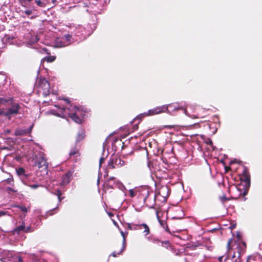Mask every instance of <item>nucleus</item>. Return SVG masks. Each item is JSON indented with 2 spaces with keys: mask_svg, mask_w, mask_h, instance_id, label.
<instances>
[{
  "mask_svg": "<svg viewBox=\"0 0 262 262\" xmlns=\"http://www.w3.org/2000/svg\"><path fill=\"white\" fill-rule=\"evenodd\" d=\"M231 241V240H230L228 242L227 247L228 249V253L225 259V262H242L241 256V254L243 253L245 250L246 247V243L244 242L238 243L237 245V253H234L231 255L229 251Z\"/></svg>",
  "mask_w": 262,
  "mask_h": 262,
  "instance_id": "1",
  "label": "nucleus"
},
{
  "mask_svg": "<svg viewBox=\"0 0 262 262\" xmlns=\"http://www.w3.org/2000/svg\"><path fill=\"white\" fill-rule=\"evenodd\" d=\"M69 116L76 123H82V118L85 115V112L79 107L74 105H70L67 108Z\"/></svg>",
  "mask_w": 262,
  "mask_h": 262,
  "instance_id": "2",
  "label": "nucleus"
},
{
  "mask_svg": "<svg viewBox=\"0 0 262 262\" xmlns=\"http://www.w3.org/2000/svg\"><path fill=\"white\" fill-rule=\"evenodd\" d=\"M126 165V162L122 160L119 157L112 156L107 164V169H114L115 166L122 167Z\"/></svg>",
  "mask_w": 262,
  "mask_h": 262,
  "instance_id": "3",
  "label": "nucleus"
},
{
  "mask_svg": "<svg viewBox=\"0 0 262 262\" xmlns=\"http://www.w3.org/2000/svg\"><path fill=\"white\" fill-rule=\"evenodd\" d=\"M0 253L3 257L7 258L8 259L12 262H23L22 258L18 254H14L12 251L4 250H0Z\"/></svg>",
  "mask_w": 262,
  "mask_h": 262,
  "instance_id": "4",
  "label": "nucleus"
},
{
  "mask_svg": "<svg viewBox=\"0 0 262 262\" xmlns=\"http://www.w3.org/2000/svg\"><path fill=\"white\" fill-rule=\"evenodd\" d=\"M172 104H167L163 105L162 106L157 107L153 109H151L148 110L147 112L148 116H153L156 114H159L163 112H166L168 113L170 115H172L171 112L168 110V107H170L172 106Z\"/></svg>",
  "mask_w": 262,
  "mask_h": 262,
  "instance_id": "5",
  "label": "nucleus"
},
{
  "mask_svg": "<svg viewBox=\"0 0 262 262\" xmlns=\"http://www.w3.org/2000/svg\"><path fill=\"white\" fill-rule=\"evenodd\" d=\"M169 189L167 186H161L158 192L155 195V199L160 200L161 202L166 201L167 198L169 194Z\"/></svg>",
  "mask_w": 262,
  "mask_h": 262,
  "instance_id": "6",
  "label": "nucleus"
},
{
  "mask_svg": "<svg viewBox=\"0 0 262 262\" xmlns=\"http://www.w3.org/2000/svg\"><path fill=\"white\" fill-rule=\"evenodd\" d=\"M35 165L38 168H42L44 170V172L47 173L48 165L45 158L42 155H40L36 158Z\"/></svg>",
  "mask_w": 262,
  "mask_h": 262,
  "instance_id": "7",
  "label": "nucleus"
},
{
  "mask_svg": "<svg viewBox=\"0 0 262 262\" xmlns=\"http://www.w3.org/2000/svg\"><path fill=\"white\" fill-rule=\"evenodd\" d=\"M56 109H52L47 112L46 114H52L58 117L64 118L66 113V108L55 105Z\"/></svg>",
  "mask_w": 262,
  "mask_h": 262,
  "instance_id": "8",
  "label": "nucleus"
},
{
  "mask_svg": "<svg viewBox=\"0 0 262 262\" xmlns=\"http://www.w3.org/2000/svg\"><path fill=\"white\" fill-rule=\"evenodd\" d=\"M40 91H42V94L44 96H47L50 94V84L48 81L45 79H40L38 82Z\"/></svg>",
  "mask_w": 262,
  "mask_h": 262,
  "instance_id": "9",
  "label": "nucleus"
},
{
  "mask_svg": "<svg viewBox=\"0 0 262 262\" xmlns=\"http://www.w3.org/2000/svg\"><path fill=\"white\" fill-rule=\"evenodd\" d=\"M15 39L13 34H6L0 40L2 42V46L0 45V49L4 48L5 45L13 44Z\"/></svg>",
  "mask_w": 262,
  "mask_h": 262,
  "instance_id": "10",
  "label": "nucleus"
},
{
  "mask_svg": "<svg viewBox=\"0 0 262 262\" xmlns=\"http://www.w3.org/2000/svg\"><path fill=\"white\" fill-rule=\"evenodd\" d=\"M33 124H32L29 128H19L15 130V136H24L30 134L32 129Z\"/></svg>",
  "mask_w": 262,
  "mask_h": 262,
  "instance_id": "11",
  "label": "nucleus"
},
{
  "mask_svg": "<svg viewBox=\"0 0 262 262\" xmlns=\"http://www.w3.org/2000/svg\"><path fill=\"white\" fill-rule=\"evenodd\" d=\"M73 171H69L62 176V180L60 183L61 186H64L70 183L73 175Z\"/></svg>",
  "mask_w": 262,
  "mask_h": 262,
  "instance_id": "12",
  "label": "nucleus"
},
{
  "mask_svg": "<svg viewBox=\"0 0 262 262\" xmlns=\"http://www.w3.org/2000/svg\"><path fill=\"white\" fill-rule=\"evenodd\" d=\"M19 108L20 106L18 103L14 104L7 110L5 113V115L9 116L11 115L17 114L18 113Z\"/></svg>",
  "mask_w": 262,
  "mask_h": 262,
  "instance_id": "13",
  "label": "nucleus"
},
{
  "mask_svg": "<svg viewBox=\"0 0 262 262\" xmlns=\"http://www.w3.org/2000/svg\"><path fill=\"white\" fill-rule=\"evenodd\" d=\"M19 223H21V225L18 226L17 227H16L14 230H13V234H19L20 232H25V221L22 219L21 221H19Z\"/></svg>",
  "mask_w": 262,
  "mask_h": 262,
  "instance_id": "14",
  "label": "nucleus"
},
{
  "mask_svg": "<svg viewBox=\"0 0 262 262\" xmlns=\"http://www.w3.org/2000/svg\"><path fill=\"white\" fill-rule=\"evenodd\" d=\"M12 220L11 216L7 211V214L3 215L0 218V223L1 225L5 226L8 224Z\"/></svg>",
  "mask_w": 262,
  "mask_h": 262,
  "instance_id": "15",
  "label": "nucleus"
},
{
  "mask_svg": "<svg viewBox=\"0 0 262 262\" xmlns=\"http://www.w3.org/2000/svg\"><path fill=\"white\" fill-rule=\"evenodd\" d=\"M170 104H172L173 105L170 107H168V110L169 111V108H172V111H175L179 110H182L184 113V114L188 116H190L188 114L187 110L185 108H184L183 106H179L177 103H171Z\"/></svg>",
  "mask_w": 262,
  "mask_h": 262,
  "instance_id": "16",
  "label": "nucleus"
},
{
  "mask_svg": "<svg viewBox=\"0 0 262 262\" xmlns=\"http://www.w3.org/2000/svg\"><path fill=\"white\" fill-rule=\"evenodd\" d=\"M160 211L157 210L156 211V216H157V218L158 219L159 223H160L161 226L163 229H164L166 231L168 232V227L166 224V223L165 222H164V221L160 219Z\"/></svg>",
  "mask_w": 262,
  "mask_h": 262,
  "instance_id": "17",
  "label": "nucleus"
},
{
  "mask_svg": "<svg viewBox=\"0 0 262 262\" xmlns=\"http://www.w3.org/2000/svg\"><path fill=\"white\" fill-rule=\"evenodd\" d=\"M55 47L57 48L66 47V43L64 41L63 37L61 38L56 39L55 42Z\"/></svg>",
  "mask_w": 262,
  "mask_h": 262,
  "instance_id": "18",
  "label": "nucleus"
},
{
  "mask_svg": "<svg viewBox=\"0 0 262 262\" xmlns=\"http://www.w3.org/2000/svg\"><path fill=\"white\" fill-rule=\"evenodd\" d=\"M63 38L65 42L66 43V46L70 45L71 43L75 41V39H74L72 37V35L70 34H66L64 35Z\"/></svg>",
  "mask_w": 262,
  "mask_h": 262,
  "instance_id": "19",
  "label": "nucleus"
},
{
  "mask_svg": "<svg viewBox=\"0 0 262 262\" xmlns=\"http://www.w3.org/2000/svg\"><path fill=\"white\" fill-rule=\"evenodd\" d=\"M241 180L244 181L246 183V186L248 188L250 185V176L249 174H245V175H242L241 177Z\"/></svg>",
  "mask_w": 262,
  "mask_h": 262,
  "instance_id": "20",
  "label": "nucleus"
},
{
  "mask_svg": "<svg viewBox=\"0 0 262 262\" xmlns=\"http://www.w3.org/2000/svg\"><path fill=\"white\" fill-rule=\"evenodd\" d=\"M140 193L141 195L143 196L144 201H145L149 194V188L147 187H142L141 189Z\"/></svg>",
  "mask_w": 262,
  "mask_h": 262,
  "instance_id": "21",
  "label": "nucleus"
},
{
  "mask_svg": "<svg viewBox=\"0 0 262 262\" xmlns=\"http://www.w3.org/2000/svg\"><path fill=\"white\" fill-rule=\"evenodd\" d=\"M16 172L17 175L19 177V179L24 177L26 173L25 172V170L23 167H19L16 169Z\"/></svg>",
  "mask_w": 262,
  "mask_h": 262,
  "instance_id": "22",
  "label": "nucleus"
},
{
  "mask_svg": "<svg viewBox=\"0 0 262 262\" xmlns=\"http://www.w3.org/2000/svg\"><path fill=\"white\" fill-rule=\"evenodd\" d=\"M142 228L144 229L143 233H145V235H147L149 233V229L148 226L145 224H143L139 225V229H142Z\"/></svg>",
  "mask_w": 262,
  "mask_h": 262,
  "instance_id": "23",
  "label": "nucleus"
},
{
  "mask_svg": "<svg viewBox=\"0 0 262 262\" xmlns=\"http://www.w3.org/2000/svg\"><path fill=\"white\" fill-rule=\"evenodd\" d=\"M20 180L25 185H29V175L26 174L24 177H21Z\"/></svg>",
  "mask_w": 262,
  "mask_h": 262,
  "instance_id": "24",
  "label": "nucleus"
},
{
  "mask_svg": "<svg viewBox=\"0 0 262 262\" xmlns=\"http://www.w3.org/2000/svg\"><path fill=\"white\" fill-rule=\"evenodd\" d=\"M20 180L25 185H29V175L26 174L24 177H21Z\"/></svg>",
  "mask_w": 262,
  "mask_h": 262,
  "instance_id": "25",
  "label": "nucleus"
},
{
  "mask_svg": "<svg viewBox=\"0 0 262 262\" xmlns=\"http://www.w3.org/2000/svg\"><path fill=\"white\" fill-rule=\"evenodd\" d=\"M120 233L121 234V236L123 237V242H122V248H121V250L120 251V253H121L124 250L125 247V237L126 235L122 231V230H120Z\"/></svg>",
  "mask_w": 262,
  "mask_h": 262,
  "instance_id": "26",
  "label": "nucleus"
},
{
  "mask_svg": "<svg viewBox=\"0 0 262 262\" xmlns=\"http://www.w3.org/2000/svg\"><path fill=\"white\" fill-rule=\"evenodd\" d=\"M115 184L116 186V187H118L120 190H122V191H124V190H126L125 187L124 186L123 184H122L119 181H116L115 182Z\"/></svg>",
  "mask_w": 262,
  "mask_h": 262,
  "instance_id": "27",
  "label": "nucleus"
},
{
  "mask_svg": "<svg viewBox=\"0 0 262 262\" xmlns=\"http://www.w3.org/2000/svg\"><path fill=\"white\" fill-rule=\"evenodd\" d=\"M35 3L40 7L45 8L47 6L45 4V2H43L42 0H35Z\"/></svg>",
  "mask_w": 262,
  "mask_h": 262,
  "instance_id": "28",
  "label": "nucleus"
},
{
  "mask_svg": "<svg viewBox=\"0 0 262 262\" xmlns=\"http://www.w3.org/2000/svg\"><path fill=\"white\" fill-rule=\"evenodd\" d=\"M77 136H78V137H77V139L76 140V141L78 142V141H79L80 140H81V139H82L84 138V133H83V132L82 130H80L78 133Z\"/></svg>",
  "mask_w": 262,
  "mask_h": 262,
  "instance_id": "29",
  "label": "nucleus"
},
{
  "mask_svg": "<svg viewBox=\"0 0 262 262\" xmlns=\"http://www.w3.org/2000/svg\"><path fill=\"white\" fill-rule=\"evenodd\" d=\"M45 59L48 62H51L55 60V57L54 56H47L45 58Z\"/></svg>",
  "mask_w": 262,
  "mask_h": 262,
  "instance_id": "30",
  "label": "nucleus"
},
{
  "mask_svg": "<svg viewBox=\"0 0 262 262\" xmlns=\"http://www.w3.org/2000/svg\"><path fill=\"white\" fill-rule=\"evenodd\" d=\"M57 208L56 207L47 212V215H52L55 213Z\"/></svg>",
  "mask_w": 262,
  "mask_h": 262,
  "instance_id": "31",
  "label": "nucleus"
},
{
  "mask_svg": "<svg viewBox=\"0 0 262 262\" xmlns=\"http://www.w3.org/2000/svg\"><path fill=\"white\" fill-rule=\"evenodd\" d=\"M55 194L58 196L59 202H60V201L62 199L60 198V196L62 195V193H61V191L59 189H57L56 191V192L55 193Z\"/></svg>",
  "mask_w": 262,
  "mask_h": 262,
  "instance_id": "32",
  "label": "nucleus"
},
{
  "mask_svg": "<svg viewBox=\"0 0 262 262\" xmlns=\"http://www.w3.org/2000/svg\"><path fill=\"white\" fill-rule=\"evenodd\" d=\"M145 116H148L147 112H145V113H142V114H140V115H139L137 117V118L138 119H139L141 120V119H142V118H143Z\"/></svg>",
  "mask_w": 262,
  "mask_h": 262,
  "instance_id": "33",
  "label": "nucleus"
},
{
  "mask_svg": "<svg viewBox=\"0 0 262 262\" xmlns=\"http://www.w3.org/2000/svg\"><path fill=\"white\" fill-rule=\"evenodd\" d=\"M17 207L19 208L22 211L25 212H28L27 208L24 206H17Z\"/></svg>",
  "mask_w": 262,
  "mask_h": 262,
  "instance_id": "34",
  "label": "nucleus"
},
{
  "mask_svg": "<svg viewBox=\"0 0 262 262\" xmlns=\"http://www.w3.org/2000/svg\"><path fill=\"white\" fill-rule=\"evenodd\" d=\"M32 231H33V230L32 229V228L30 226H28L27 227H25V232L28 233V232H31Z\"/></svg>",
  "mask_w": 262,
  "mask_h": 262,
  "instance_id": "35",
  "label": "nucleus"
},
{
  "mask_svg": "<svg viewBox=\"0 0 262 262\" xmlns=\"http://www.w3.org/2000/svg\"><path fill=\"white\" fill-rule=\"evenodd\" d=\"M129 192L130 196L132 198H134L136 195V193L135 192V191H134L133 189H130L129 190Z\"/></svg>",
  "mask_w": 262,
  "mask_h": 262,
  "instance_id": "36",
  "label": "nucleus"
},
{
  "mask_svg": "<svg viewBox=\"0 0 262 262\" xmlns=\"http://www.w3.org/2000/svg\"><path fill=\"white\" fill-rule=\"evenodd\" d=\"M28 186H29L32 189H36L39 186V185L38 184L30 185L29 184Z\"/></svg>",
  "mask_w": 262,
  "mask_h": 262,
  "instance_id": "37",
  "label": "nucleus"
},
{
  "mask_svg": "<svg viewBox=\"0 0 262 262\" xmlns=\"http://www.w3.org/2000/svg\"><path fill=\"white\" fill-rule=\"evenodd\" d=\"M105 161V158H103V157H101L100 159V160H99V167H101L102 163L104 162Z\"/></svg>",
  "mask_w": 262,
  "mask_h": 262,
  "instance_id": "38",
  "label": "nucleus"
},
{
  "mask_svg": "<svg viewBox=\"0 0 262 262\" xmlns=\"http://www.w3.org/2000/svg\"><path fill=\"white\" fill-rule=\"evenodd\" d=\"M24 12L27 15H30L32 13V11L31 10H25Z\"/></svg>",
  "mask_w": 262,
  "mask_h": 262,
  "instance_id": "39",
  "label": "nucleus"
},
{
  "mask_svg": "<svg viewBox=\"0 0 262 262\" xmlns=\"http://www.w3.org/2000/svg\"><path fill=\"white\" fill-rule=\"evenodd\" d=\"M38 38L37 36H35L34 37V39H33L32 40H31L30 42L32 43H34L36 42H37L38 40Z\"/></svg>",
  "mask_w": 262,
  "mask_h": 262,
  "instance_id": "40",
  "label": "nucleus"
},
{
  "mask_svg": "<svg viewBox=\"0 0 262 262\" xmlns=\"http://www.w3.org/2000/svg\"><path fill=\"white\" fill-rule=\"evenodd\" d=\"M245 174H249L247 169L246 167H244L243 173L242 175H245Z\"/></svg>",
  "mask_w": 262,
  "mask_h": 262,
  "instance_id": "41",
  "label": "nucleus"
},
{
  "mask_svg": "<svg viewBox=\"0 0 262 262\" xmlns=\"http://www.w3.org/2000/svg\"><path fill=\"white\" fill-rule=\"evenodd\" d=\"M5 181H7V182L8 183H9V184H11V183L12 182H13V180L12 177V176H11V178H8V179H7Z\"/></svg>",
  "mask_w": 262,
  "mask_h": 262,
  "instance_id": "42",
  "label": "nucleus"
},
{
  "mask_svg": "<svg viewBox=\"0 0 262 262\" xmlns=\"http://www.w3.org/2000/svg\"><path fill=\"white\" fill-rule=\"evenodd\" d=\"M7 214V211H0V218Z\"/></svg>",
  "mask_w": 262,
  "mask_h": 262,
  "instance_id": "43",
  "label": "nucleus"
},
{
  "mask_svg": "<svg viewBox=\"0 0 262 262\" xmlns=\"http://www.w3.org/2000/svg\"><path fill=\"white\" fill-rule=\"evenodd\" d=\"M7 190L8 191V192H15V191L14 190H13L12 188L11 187H8L7 188Z\"/></svg>",
  "mask_w": 262,
  "mask_h": 262,
  "instance_id": "44",
  "label": "nucleus"
},
{
  "mask_svg": "<svg viewBox=\"0 0 262 262\" xmlns=\"http://www.w3.org/2000/svg\"><path fill=\"white\" fill-rule=\"evenodd\" d=\"M120 254V252H119V253H116V252H113V253H112V254H111V255H112L113 257H116V256H117V254Z\"/></svg>",
  "mask_w": 262,
  "mask_h": 262,
  "instance_id": "45",
  "label": "nucleus"
},
{
  "mask_svg": "<svg viewBox=\"0 0 262 262\" xmlns=\"http://www.w3.org/2000/svg\"><path fill=\"white\" fill-rule=\"evenodd\" d=\"M221 200L224 202V201H227L228 200V199L225 196H223L222 198H221Z\"/></svg>",
  "mask_w": 262,
  "mask_h": 262,
  "instance_id": "46",
  "label": "nucleus"
},
{
  "mask_svg": "<svg viewBox=\"0 0 262 262\" xmlns=\"http://www.w3.org/2000/svg\"><path fill=\"white\" fill-rule=\"evenodd\" d=\"M43 2H45V4L47 5L48 4H49L50 0H42Z\"/></svg>",
  "mask_w": 262,
  "mask_h": 262,
  "instance_id": "47",
  "label": "nucleus"
},
{
  "mask_svg": "<svg viewBox=\"0 0 262 262\" xmlns=\"http://www.w3.org/2000/svg\"><path fill=\"white\" fill-rule=\"evenodd\" d=\"M76 153V151H71L70 152V156L74 155H75Z\"/></svg>",
  "mask_w": 262,
  "mask_h": 262,
  "instance_id": "48",
  "label": "nucleus"
},
{
  "mask_svg": "<svg viewBox=\"0 0 262 262\" xmlns=\"http://www.w3.org/2000/svg\"><path fill=\"white\" fill-rule=\"evenodd\" d=\"M80 32H79L78 31H77L75 33V35L76 36H79L80 35Z\"/></svg>",
  "mask_w": 262,
  "mask_h": 262,
  "instance_id": "49",
  "label": "nucleus"
},
{
  "mask_svg": "<svg viewBox=\"0 0 262 262\" xmlns=\"http://www.w3.org/2000/svg\"><path fill=\"white\" fill-rule=\"evenodd\" d=\"M52 2L54 6L56 5V0H52Z\"/></svg>",
  "mask_w": 262,
  "mask_h": 262,
  "instance_id": "50",
  "label": "nucleus"
},
{
  "mask_svg": "<svg viewBox=\"0 0 262 262\" xmlns=\"http://www.w3.org/2000/svg\"><path fill=\"white\" fill-rule=\"evenodd\" d=\"M107 214L110 217H112L114 215L111 212H107Z\"/></svg>",
  "mask_w": 262,
  "mask_h": 262,
  "instance_id": "51",
  "label": "nucleus"
},
{
  "mask_svg": "<svg viewBox=\"0 0 262 262\" xmlns=\"http://www.w3.org/2000/svg\"><path fill=\"white\" fill-rule=\"evenodd\" d=\"M237 237H238V239H240V238H241V235H240V234H239V233H237Z\"/></svg>",
  "mask_w": 262,
  "mask_h": 262,
  "instance_id": "52",
  "label": "nucleus"
},
{
  "mask_svg": "<svg viewBox=\"0 0 262 262\" xmlns=\"http://www.w3.org/2000/svg\"><path fill=\"white\" fill-rule=\"evenodd\" d=\"M22 3H26L27 2V0H19Z\"/></svg>",
  "mask_w": 262,
  "mask_h": 262,
  "instance_id": "53",
  "label": "nucleus"
},
{
  "mask_svg": "<svg viewBox=\"0 0 262 262\" xmlns=\"http://www.w3.org/2000/svg\"><path fill=\"white\" fill-rule=\"evenodd\" d=\"M223 258V256L220 257L219 258V260L220 261H221L222 260Z\"/></svg>",
  "mask_w": 262,
  "mask_h": 262,
  "instance_id": "54",
  "label": "nucleus"
},
{
  "mask_svg": "<svg viewBox=\"0 0 262 262\" xmlns=\"http://www.w3.org/2000/svg\"><path fill=\"white\" fill-rule=\"evenodd\" d=\"M128 227L129 229H132L131 226L130 224H128Z\"/></svg>",
  "mask_w": 262,
  "mask_h": 262,
  "instance_id": "55",
  "label": "nucleus"
},
{
  "mask_svg": "<svg viewBox=\"0 0 262 262\" xmlns=\"http://www.w3.org/2000/svg\"><path fill=\"white\" fill-rule=\"evenodd\" d=\"M114 177H111L110 178H109V180H110H110H114Z\"/></svg>",
  "mask_w": 262,
  "mask_h": 262,
  "instance_id": "56",
  "label": "nucleus"
},
{
  "mask_svg": "<svg viewBox=\"0 0 262 262\" xmlns=\"http://www.w3.org/2000/svg\"><path fill=\"white\" fill-rule=\"evenodd\" d=\"M247 192H246V191H244V192H243V195H246L247 194Z\"/></svg>",
  "mask_w": 262,
  "mask_h": 262,
  "instance_id": "57",
  "label": "nucleus"
},
{
  "mask_svg": "<svg viewBox=\"0 0 262 262\" xmlns=\"http://www.w3.org/2000/svg\"><path fill=\"white\" fill-rule=\"evenodd\" d=\"M114 224L115 225H117V223H116V222H115V221L114 222Z\"/></svg>",
  "mask_w": 262,
  "mask_h": 262,
  "instance_id": "58",
  "label": "nucleus"
},
{
  "mask_svg": "<svg viewBox=\"0 0 262 262\" xmlns=\"http://www.w3.org/2000/svg\"><path fill=\"white\" fill-rule=\"evenodd\" d=\"M209 143H210V144H212V141H210Z\"/></svg>",
  "mask_w": 262,
  "mask_h": 262,
  "instance_id": "59",
  "label": "nucleus"
}]
</instances>
